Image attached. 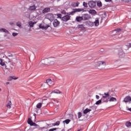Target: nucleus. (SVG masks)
Returning a JSON list of instances; mask_svg holds the SVG:
<instances>
[{"mask_svg":"<svg viewBox=\"0 0 131 131\" xmlns=\"http://www.w3.org/2000/svg\"><path fill=\"white\" fill-rule=\"evenodd\" d=\"M0 92H2V89L0 88Z\"/></svg>","mask_w":131,"mask_h":131,"instance_id":"nucleus-57","label":"nucleus"},{"mask_svg":"<svg viewBox=\"0 0 131 131\" xmlns=\"http://www.w3.org/2000/svg\"><path fill=\"white\" fill-rule=\"evenodd\" d=\"M99 95L100 96H102V97L101 98V99H100L102 103H108V102H109V99H108V98H107V97H105V96H104L103 95H102L100 93L99 94Z\"/></svg>","mask_w":131,"mask_h":131,"instance_id":"nucleus-4","label":"nucleus"},{"mask_svg":"<svg viewBox=\"0 0 131 131\" xmlns=\"http://www.w3.org/2000/svg\"><path fill=\"white\" fill-rule=\"evenodd\" d=\"M89 13H90V14H97V11H96V10H95L94 9H93V10L90 9L89 10Z\"/></svg>","mask_w":131,"mask_h":131,"instance_id":"nucleus-23","label":"nucleus"},{"mask_svg":"<svg viewBox=\"0 0 131 131\" xmlns=\"http://www.w3.org/2000/svg\"><path fill=\"white\" fill-rule=\"evenodd\" d=\"M43 63L45 65H48L51 63V60L48 58H45V59L43 60Z\"/></svg>","mask_w":131,"mask_h":131,"instance_id":"nucleus-12","label":"nucleus"},{"mask_svg":"<svg viewBox=\"0 0 131 131\" xmlns=\"http://www.w3.org/2000/svg\"><path fill=\"white\" fill-rule=\"evenodd\" d=\"M83 26H84L83 25H79L78 26V28H83Z\"/></svg>","mask_w":131,"mask_h":131,"instance_id":"nucleus-45","label":"nucleus"},{"mask_svg":"<svg viewBox=\"0 0 131 131\" xmlns=\"http://www.w3.org/2000/svg\"><path fill=\"white\" fill-rule=\"evenodd\" d=\"M91 111H92V110L87 108L83 111V114H88V113L91 112Z\"/></svg>","mask_w":131,"mask_h":131,"instance_id":"nucleus-15","label":"nucleus"},{"mask_svg":"<svg viewBox=\"0 0 131 131\" xmlns=\"http://www.w3.org/2000/svg\"><path fill=\"white\" fill-rule=\"evenodd\" d=\"M70 121H71V120H70V119H66V120L63 121V123H66V124H68L69 123V122H70Z\"/></svg>","mask_w":131,"mask_h":131,"instance_id":"nucleus-27","label":"nucleus"},{"mask_svg":"<svg viewBox=\"0 0 131 131\" xmlns=\"http://www.w3.org/2000/svg\"><path fill=\"white\" fill-rule=\"evenodd\" d=\"M46 82H47V83H48V85H51L52 84V82H53V81H52V79H48L46 80Z\"/></svg>","mask_w":131,"mask_h":131,"instance_id":"nucleus-20","label":"nucleus"},{"mask_svg":"<svg viewBox=\"0 0 131 131\" xmlns=\"http://www.w3.org/2000/svg\"><path fill=\"white\" fill-rule=\"evenodd\" d=\"M71 16L67 13L66 15L62 17L61 21H63V22H67V21H69V20H71Z\"/></svg>","mask_w":131,"mask_h":131,"instance_id":"nucleus-2","label":"nucleus"},{"mask_svg":"<svg viewBox=\"0 0 131 131\" xmlns=\"http://www.w3.org/2000/svg\"><path fill=\"white\" fill-rule=\"evenodd\" d=\"M114 96L113 94H112L111 96V97H112V96Z\"/></svg>","mask_w":131,"mask_h":131,"instance_id":"nucleus-56","label":"nucleus"},{"mask_svg":"<svg viewBox=\"0 0 131 131\" xmlns=\"http://www.w3.org/2000/svg\"><path fill=\"white\" fill-rule=\"evenodd\" d=\"M2 7H0V10H2Z\"/></svg>","mask_w":131,"mask_h":131,"instance_id":"nucleus-59","label":"nucleus"},{"mask_svg":"<svg viewBox=\"0 0 131 131\" xmlns=\"http://www.w3.org/2000/svg\"><path fill=\"white\" fill-rule=\"evenodd\" d=\"M97 7H99V8H101V7H102V2L99 1L97 2Z\"/></svg>","mask_w":131,"mask_h":131,"instance_id":"nucleus-28","label":"nucleus"},{"mask_svg":"<svg viewBox=\"0 0 131 131\" xmlns=\"http://www.w3.org/2000/svg\"><path fill=\"white\" fill-rule=\"evenodd\" d=\"M61 13L62 15H65V16H66V15H67V14H68V13H66V11H65V10H62V11H61Z\"/></svg>","mask_w":131,"mask_h":131,"instance_id":"nucleus-39","label":"nucleus"},{"mask_svg":"<svg viewBox=\"0 0 131 131\" xmlns=\"http://www.w3.org/2000/svg\"><path fill=\"white\" fill-rule=\"evenodd\" d=\"M54 93V94H61L62 92L59 90H54L52 92V93Z\"/></svg>","mask_w":131,"mask_h":131,"instance_id":"nucleus-31","label":"nucleus"},{"mask_svg":"<svg viewBox=\"0 0 131 131\" xmlns=\"http://www.w3.org/2000/svg\"><path fill=\"white\" fill-rule=\"evenodd\" d=\"M105 2H106V3H110L112 2V0H105Z\"/></svg>","mask_w":131,"mask_h":131,"instance_id":"nucleus-48","label":"nucleus"},{"mask_svg":"<svg viewBox=\"0 0 131 131\" xmlns=\"http://www.w3.org/2000/svg\"><path fill=\"white\" fill-rule=\"evenodd\" d=\"M75 12L77 13V12H84V9L82 8H75L74 9Z\"/></svg>","mask_w":131,"mask_h":131,"instance_id":"nucleus-14","label":"nucleus"},{"mask_svg":"<svg viewBox=\"0 0 131 131\" xmlns=\"http://www.w3.org/2000/svg\"><path fill=\"white\" fill-rule=\"evenodd\" d=\"M83 116L84 117V115H82V113L81 112H79L78 113V119H80V118Z\"/></svg>","mask_w":131,"mask_h":131,"instance_id":"nucleus-22","label":"nucleus"},{"mask_svg":"<svg viewBox=\"0 0 131 131\" xmlns=\"http://www.w3.org/2000/svg\"><path fill=\"white\" fill-rule=\"evenodd\" d=\"M90 108H91V109H93V110H96L97 109V107H96L95 105L91 106Z\"/></svg>","mask_w":131,"mask_h":131,"instance_id":"nucleus-43","label":"nucleus"},{"mask_svg":"<svg viewBox=\"0 0 131 131\" xmlns=\"http://www.w3.org/2000/svg\"><path fill=\"white\" fill-rule=\"evenodd\" d=\"M42 105V103H38V104L36 105V107H37V108H41Z\"/></svg>","mask_w":131,"mask_h":131,"instance_id":"nucleus-35","label":"nucleus"},{"mask_svg":"<svg viewBox=\"0 0 131 131\" xmlns=\"http://www.w3.org/2000/svg\"><path fill=\"white\" fill-rule=\"evenodd\" d=\"M18 78H18V77H15V76H10L9 77V81H11V80H12V79H14V80H17V79H18Z\"/></svg>","mask_w":131,"mask_h":131,"instance_id":"nucleus-16","label":"nucleus"},{"mask_svg":"<svg viewBox=\"0 0 131 131\" xmlns=\"http://www.w3.org/2000/svg\"><path fill=\"white\" fill-rule=\"evenodd\" d=\"M102 100H99L97 101H96V102L95 103V105H100V104H102Z\"/></svg>","mask_w":131,"mask_h":131,"instance_id":"nucleus-33","label":"nucleus"},{"mask_svg":"<svg viewBox=\"0 0 131 131\" xmlns=\"http://www.w3.org/2000/svg\"><path fill=\"white\" fill-rule=\"evenodd\" d=\"M16 26H18L19 28H22V25L21 24V22L18 21L16 23Z\"/></svg>","mask_w":131,"mask_h":131,"instance_id":"nucleus-25","label":"nucleus"},{"mask_svg":"<svg viewBox=\"0 0 131 131\" xmlns=\"http://www.w3.org/2000/svg\"><path fill=\"white\" fill-rule=\"evenodd\" d=\"M123 102H124L125 103H129L130 104L131 103V97L130 96H126L123 100Z\"/></svg>","mask_w":131,"mask_h":131,"instance_id":"nucleus-8","label":"nucleus"},{"mask_svg":"<svg viewBox=\"0 0 131 131\" xmlns=\"http://www.w3.org/2000/svg\"><path fill=\"white\" fill-rule=\"evenodd\" d=\"M11 104H12V102H11V101H10V103H8L7 104V108H8V109H11Z\"/></svg>","mask_w":131,"mask_h":131,"instance_id":"nucleus-37","label":"nucleus"},{"mask_svg":"<svg viewBox=\"0 0 131 131\" xmlns=\"http://www.w3.org/2000/svg\"><path fill=\"white\" fill-rule=\"evenodd\" d=\"M42 128H46V127H43Z\"/></svg>","mask_w":131,"mask_h":131,"instance_id":"nucleus-58","label":"nucleus"},{"mask_svg":"<svg viewBox=\"0 0 131 131\" xmlns=\"http://www.w3.org/2000/svg\"><path fill=\"white\" fill-rule=\"evenodd\" d=\"M109 102H116L117 101V99L115 97H111L109 100Z\"/></svg>","mask_w":131,"mask_h":131,"instance_id":"nucleus-17","label":"nucleus"},{"mask_svg":"<svg viewBox=\"0 0 131 131\" xmlns=\"http://www.w3.org/2000/svg\"><path fill=\"white\" fill-rule=\"evenodd\" d=\"M8 57H13V54L8 55Z\"/></svg>","mask_w":131,"mask_h":131,"instance_id":"nucleus-53","label":"nucleus"},{"mask_svg":"<svg viewBox=\"0 0 131 131\" xmlns=\"http://www.w3.org/2000/svg\"><path fill=\"white\" fill-rule=\"evenodd\" d=\"M125 125H126V126H127V127H131L130 122H126L125 123Z\"/></svg>","mask_w":131,"mask_h":131,"instance_id":"nucleus-29","label":"nucleus"},{"mask_svg":"<svg viewBox=\"0 0 131 131\" xmlns=\"http://www.w3.org/2000/svg\"><path fill=\"white\" fill-rule=\"evenodd\" d=\"M50 11H51L50 8H46L42 11V14H46V13H48V12H50Z\"/></svg>","mask_w":131,"mask_h":131,"instance_id":"nucleus-13","label":"nucleus"},{"mask_svg":"<svg viewBox=\"0 0 131 131\" xmlns=\"http://www.w3.org/2000/svg\"><path fill=\"white\" fill-rule=\"evenodd\" d=\"M12 35H13V36H14V37L17 36V35H18V33H12Z\"/></svg>","mask_w":131,"mask_h":131,"instance_id":"nucleus-47","label":"nucleus"},{"mask_svg":"<svg viewBox=\"0 0 131 131\" xmlns=\"http://www.w3.org/2000/svg\"><path fill=\"white\" fill-rule=\"evenodd\" d=\"M96 98L97 100H99V99H100V96H99V95H96Z\"/></svg>","mask_w":131,"mask_h":131,"instance_id":"nucleus-49","label":"nucleus"},{"mask_svg":"<svg viewBox=\"0 0 131 131\" xmlns=\"http://www.w3.org/2000/svg\"><path fill=\"white\" fill-rule=\"evenodd\" d=\"M0 65L1 66H5L6 64H5V62H3V59L0 58Z\"/></svg>","mask_w":131,"mask_h":131,"instance_id":"nucleus-34","label":"nucleus"},{"mask_svg":"<svg viewBox=\"0 0 131 131\" xmlns=\"http://www.w3.org/2000/svg\"><path fill=\"white\" fill-rule=\"evenodd\" d=\"M36 8L37 7L35 6V5H33L30 6L28 8V10L30 12H34L35 11H36Z\"/></svg>","mask_w":131,"mask_h":131,"instance_id":"nucleus-6","label":"nucleus"},{"mask_svg":"<svg viewBox=\"0 0 131 131\" xmlns=\"http://www.w3.org/2000/svg\"><path fill=\"white\" fill-rule=\"evenodd\" d=\"M102 20H103V19H101V22H102Z\"/></svg>","mask_w":131,"mask_h":131,"instance_id":"nucleus-60","label":"nucleus"},{"mask_svg":"<svg viewBox=\"0 0 131 131\" xmlns=\"http://www.w3.org/2000/svg\"><path fill=\"white\" fill-rule=\"evenodd\" d=\"M57 16L58 18H60V19H62V14H57Z\"/></svg>","mask_w":131,"mask_h":131,"instance_id":"nucleus-44","label":"nucleus"},{"mask_svg":"<svg viewBox=\"0 0 131 131\" xmlns=\"http://www.w3.org/2000/svg\"><path fill=\"white\" fill-rule=\"evenodd\" d=\"M83 6H84V8H88V3H86L85 2H83Z\"/></svg>","mask_w":131,"mask_h":131,"instance_id":"nucleus-42","label":"nucleus"},{"mask_svg":"<svg viewBox=\"0 0 131 131\" xmlns=\"http://www.w3.org/2000/svg\"><path fill=\"white\" fill-rule=\"evenodd\" d=\"M96 2H95L94 1H90L88 3V5L90 7V8H95L96 6Z\"/></svg>","mask_w":131,"mask_h":131,"instance_id":"nucleus-5","label":"nucleus"},{"mask_svg":"<svg viewBox=\"0 0 131 131\" xmlns=\"http://www.w3.org/2000/svg\"><path fill=\"white\" fill-rule=\"evenodd\" d=\"M123 2H125V3H128L129 2V0H122Z\"/></svg>","mask_w":131,"mask_h":131,"instance_id":"nucleus-52","label":"nucleus"},{"mask_svg":"<svg viewBox=\"0 0 131 131\" xmlns=\"http://www.w3.org/2000/svg\"><path fill=\"white\" fill-rule=\"evenodd\" d=\"M104 97L105 98H108V97H110V92H107V93H104Z\"/></svg>","mask_w":131,"mask_h":131,"instance_id":"nucleus-24","label":"nucleus"},{"mask_svg":"<svg viewBox=\"0 0 131 131\" xmlns=\"http://www.w3.org/2000/svg\"><path fill=\"white\" fill-rule=\"evenodd\" d=\"M30 125H31V126H37V124L33 122H32Z\"/></svg>","mask_w":131,"mask_h":131,"instance_id":"nucleus-38","label":"nucleus"},{"mask_svg":"<svg viewBox=\"0 0 131 131\" xmlns=\"http://www.w3.org/2000/svg\"><path fill=\"white\" fill-rule=\"evenodd\" d=\"M39 28H40L41 29H45L47 30L49 28V27H50V25H42L41 24L39 25Z\"/></svg>","mask_w":131,"mask_h":131,"instance_id":"nucleus-9","label":"nucleus"},{"mask_svg":"<svg viewBox=\"0 0 131 131\" xmlns=\"http://www.w3.org/2000/svg\"><path fill=\"white\" fill-rule=\"evenodd\" d=\"M88 25L89 26H91V27H93V26H94V22L88 21Z\"/></svg>","mask_w":131,"mask_h":131,"instance_id":"nucleus-30","label":"nucleus"},{"mask_svg":"<svg viewBox=\"0 0 131 131\" xmlns=\"http://www.w3.org/2000/svg\"><path fill=\"white\" fill-rule=\"evenodd\" d=\"M34 24H35V23H34L32 21L29 22V26H30V27H33V26H34Z\"/></svg>","mask_w":131,"mask_h":131,"instance_id":"nucleus-26","label":"nucleus"},{"mask_svg":"<svg viewBox=\"0 0 131 131\" xmlns=\"http://www.w3.org/2000/svg\"><path fill=\"white\" fill-rule=\"evenodd\" d=\"M118 54L119 58H123L125 55V53H124V51L122 50V49H119Z\"/></svg>","mask_w":131,"mask_h":131,"instance_id":"nucleus-3","label":"nucleus"},{"mask_svg":"<svg viewBox=\"0 0 131 131\" xmlns=\"http://www.w3.org/2000/svg\"><path fill=\"white\" fill-rule=\"evenodd\" d=\"M121 31V29H116V30H114V31H116V32H119Z\"/></svg>","mask_w":131,"mask_h":131,"instance_id":"nucleus-46","label":"nucleus"},{"mask_svg":"<svg viewBox=\"0 0 131 131\" xmlns=\"http://www.w3.org/2000/svg\"><path fill=\"white\" fill-rule=\"evenodd\" d=\"M75 21L77 22H81V21H83V17L82 16H76Z\"/></svg>","mask_w":131,"mask_h":131,"instance_id":"nucleus-10","label":"nucleus"},{"mask_svg":"<svg viewBox=\"0 0 131 131\" xmlns=\"http://www.w3.org/2000/svg\"><path fill=\"white\" fill-rule=\"evenodd\" d=\"M6 84H7V85H8V84H10V82H7L6 83Z\"/></svg>","mask_w":131,"mask_h":131,"instance_id":"nucleus-55","label":"nucleus"},{"mask_svg":"<svg viewBox=\"0 0 131 131\" xmlns=\"http://www.w3.org/2000/svg\"><path fill=\"white\" fill-rule=\"evenodd\" d=\"M32 122H32V120H31V118H29L28 120V124H30H30H31Z\"/></svg>","mask_w":131,"mask_h":131,"instance_id":"nucleus-40","label":"nucleus"},{"mask_svg":"<svg viewBox=\"0 0 131 131\" xmlns=\"http://www.w3.org/2000/svg\"><path fill=\"white\" fill-rule=\"evenodd\" d=\"M79 5V3L78 2V3H72V6L74 8H76V7H78Z\"/></svg>","mask_w":131,"mask_h":131,"instance_id":"nucleus-18","label":"nucleus"},{"mask_svg":"<svg viewBox=\"0 0 131 131\" xmlns=\"http://www.w3.org/2000/svg\"><path fill=\"white\" fill-rule=\"evenodd\" d=\"M127 110H128V111H130L131 112V108H128V107H126Z\"/></svg>","mask_w":131,"mask_h":131,"instance_id":"nucleus-50","label":"nucleus"},{"mask_svg":"<svg viewBox=\"0 0 131 131\" xmlns=\"http://www.w3.org/2000/svg\"><path fill=\"white\" fill-rule=\"evenodd\" d=\"M102 65H106V62L104 61H99L95 63V68H99V67Z\"/></svg>","mask_w":131,"mask_h":131,"instance_id":"nucleus-1","label":"nucleus"},{"mask_svg":"<svg viewBox=\"0 0 131 131\" xmlns=\"http://www.w3.org/2000/svg\"><path fill=\"white\" fill-rule=\"evenodd\" d=\"M73 11L72 12H70L69 13H67L68 15H69V16H70V15H73L75 14V9H73Z\"/></svg>","mask_w":131,"mask_h":131,"instance_id":"nucleus-21","label":"nucleus"},{"mask_svg":"<svg viewBox=\"0 0 131 131\" xmlns=\"http://www.w3.org/2000/svg\"><path fill=\"white\" fill-rule=\"evenodd\" d=\"M53 25L54 27H58L60 25V21L58 19H55L53 20Z\"/></svg>","mask_w":131,"mask_h":131,"instance_id":"nucleus-7","label":"nucleus"},{"mask_svg":"<svg viewBox=\"0 0 131 131\" xmlns=\"http://www.w3.org/2000/svg\"><path fill=\"white\" fill-rule=\"evenodd\" d=\"M90 18V16H89V14H85L84 16V20H88Z\"/></svg>","mask_w":131,"mask_h":131,"instance_id":"nucleus-36","label":"nucleus"},{"mask_svg":"<svg viewBox=\"0 0 131 131\" xmlns=\"http://www.w3.org/2000/svg\"><path fill=\"white\" fill-rule=\"evenodd\" d=\"M84 118H85V117L82 119L79 120V121H82V120H83V119H84Z\"/></svg>","mask_w":131,"mask_h":131,"instance_id":"nucleus-54","label":"nucleus"},{"mask_svg":"<svg viewBox=\"0 0 131 131\" xmlns=\"http://www.w3.org/2000/svg\"><path fill=\"white\" fill-rule=\"evenodd\" d=\"M93 23H94V25H95L96 27H98V26H99L100 24V23L99 21V18H96L95 19V21L93 22Z\"/></svg>","mask_w":131,"mask_h":131,"instance_id":"nucleus-11","label":"nucleus"},{"mask_svg":"<svg viewBox=\"0 0 131 131\" xmlns=\"http://www.w3.org/2000/svg\"><path fill=\"white\" fill-rule=\"evenodd\" d=\"M59 124H60V121H57L56 122V123H53L52 125L53 126H56V125H59Z\"/></svg>","mask_w":131,"mask_h":131,"instance_id":"nucleus-32","label":"nucleus"},{"mask_svg":"<svg viewBox=\"0 0 131 131\" xmlns=\"http://www.w3.org/2000/svg\"><path fill=\"white\" fill-rule=\"evenodd\" d=\"M0 32H5V33H9V31L4 28L0 29Z\"/></svg>","mask_w":131,"mask_h":131,"instance_id":"nucleus-19","label":"nucleus"},{"mask_svg":"<svg viewBox=\"0 0 131 131\" xmlns=\"http://www.w3.org/2000/svg\"><path fill=\"white\" fill-rule=\"evenodd\" d=\"M9 24H10V25H11V26H14V23H13V22L9 23Z\"/></svg>","mask_w":131,"mask_h":131,"instance_id":"nucleus-51","label":"nucleus"},{"mask_svg":"<svg viewBox=\"0 0 131 131\" xmlns=\"http://www.w3.org/2000/svg\"><path fill=\"white\" fill-rule=\"evenodd\" d=\"M57 129H58V128H53L50 129L49 131H55V130H57Z\"/></svg>","mask_w":131,"mask_h":131,"instance_id":"nucleus-41","label":"nucleus"}]
</instances>
